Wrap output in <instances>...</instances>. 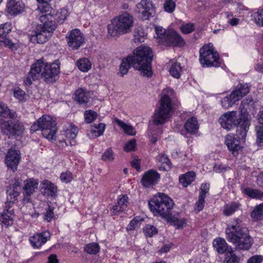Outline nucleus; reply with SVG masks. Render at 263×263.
<instances>
[{"label": "nucleus", "mask_w": 263, "mask_h": 263, "mask_svg": "<svg viewBox=\"0 0 263 263\" xmlns=\"http://www.w3.org/2000/svg\"><path fill=\"white\" fill-rule=\"evenodd\" d=\"M199 60L204 67H217L220 66L219 54L211 43L205 45L200 48Z\"/></svg>", "instance_id": "obj_9"}, {"label": "nucleus", "mask_w": 263, "mask_h": 263, "mask_svg": "<svg viewBox=\"0 0 263 263\" xmlns=\"http://www.w3.org/2000/svg\"><path fill=\"white\" fill-rule=\"evenodd\" d=\"M12 29L10 23H6L0 25V46L11 47L13 44L9 39V33Z\"/></svg>", "instance_id": "obj_19"}, {"label": "nucleus", "mask_w": 263, "mask_h": 263, "mask_svg": "<svg viewBox=\"0 0 263 263\" xmlns=\"http://www.w3.org/2000/svg\"><path fill=\"white\" fill-rule=\"evenodd\" d=\"M160 178V174L155 170H150L145 172L141 179V183L145 188L156 185Z\"/></svg>", "instance_id": "obj_16"}, {"label": "nucleus", "mask_w": 263, "mask_h": 263, "mask_svg": "<svg viewBox=\"0 0 263 263\" xmlns=\"http://www.w3.org/2000/svg\"><path fill=\"white\" fill-rule=\"evenodd\" d=\"M77 66L81 71L86 72L90 69L91 64L88 59L83 58L77 61Z\"/></svg>", "instance_id": "obj_36"}, {"label": "nucleus", "mask_w": 263, "mask_h": 263, "mask_svg": "<svg viewBox=\"0 0 263 263\" xmlns=\"http://www.w3.org/2000/svg\"><path fill=\"white\" fill-rule=\"evenodd\" d=\"M7 201L9 203H13L17 199V196L20 194V192L15 190L12 188H8L7 191Z\"/></svg>", "instance_id": "obj_38"}, {"label": "nucleus", "mask_w": 263, "mask_h": 263, "mask_svg": "<svg viewBox=\"0 0 263 263\" xmlns=\"http://www.w3.org/2000/svg\"><path fill=\"white\" fill-rule=\"evenodd\" d=\"M194 25L193 23H186L182 25L181 31L184 34H189L194 30Z\"/></svg>", "instance_id": "obj_55"}, {"label": "nucleus", "mask_w": 263, "mask_h": 263, "mask_svg": "<svg viewBox=\"0 0 263 263\" xmlns=\"http://www.w3.org/2000/svg\"><path fill=\"white\" fill-rule=\"evenodd\" d=\"M21 159V153L18 150L13 148H9L5 158V164L9 169L15 172Z\"/></svg>", "instance_id": "obj_14"}, {"label": "nucleus", "mask_w": 263, "mask_h": 263, "mask_svg": "<svg viewBox=\"0 0 263 263\" xmlns=\"http://www.w3.org/2000/svg\"><path fill=\"white\" fill-rule=\"evenodd\" d=\"M238 209V204L235 202L224 206L223 214L227 216L233 214Z\"/></svg>", "instance_id": "obj_42"}, {"label": "nucleus", "mask_w": 263, "mask_h": 263, "mask_svg": "<svg viewBox=\"0 0 263 263\" xmlns=\"http://www.w3.org/2000/svg\"><path fill=\"white\" fill-rule=\"evenodd\" d=\"M210 189V184L208 183H203L201 184L199 195H202L203 197H205L206 194L209 192Z\"/></svg>", "instance_id": "obj_61"}, {"label": "nucleus", "mask_w": 263, "mask_h": 263, "mask_svg": "<svg viewBox=\"0 0 263 263\" xmlns=\"http://www.w3.org/2000/svg\"><path fill=\"white\" fill-rule=\"evenodd\" d=\"M250 91V87L247 84H239L232 93H235L237 101L240 100Z\"/></svg>", "instance_id": "obj_24"}, {"label": "nucleus", "mask_w": 263, "mask_h": 263, "mask_svg": "<svg viewBox=\"0 0 263 263\" xmlns=\"http://www.w3.org/2000/svg\"><path fill=\"white\" fill-rule=\"evenodd\" d=\"M136 140L134 139L129 141L125 145L124 149L127 152H129L135 149Z\"/></svg>", "instance_id": "obj_60"}, {"label": "nucleus", "mask_w": 263, "mask_h": 263, "mask_svg": "<svg viewBox=\"0 0 263 263\" xmlns=\"http://www.w3.org/2000/svg\"><path fill=\"white\" fill-rule=\"evenodd\" d=\"M173 110L171 98L166 95H164L160 101V107L156 110L154 115V122L156 125L164 124L170 117Z\"/></svg>", "instance_id": "obj_10"}, {"label": "nucleus", "mask_w": 263, "mask_h": 263, "mask_svg": "<svg viewBox=\"0 0 263 263\" xmlns=\"http://www.w3.org/2000/svg\"><path fill=\"white\" fill-rule=\"evenodd\" d=\"M60 179L62 181L68 183L70 182L73 179L71 172L67 171L63 172L61 174Z\"/></svg>", "instance_id": "obj_59"}, {"label": "nucleus", "mask_w": 263, "mask_h": 263, "mask_svg": "<svg viewBox=\"0 0 263 263\" xmlns=\"http://www.w3.org/2000/svg\"><path fill=\"white\" fill-rule=\"evenodd\" d=\"M143 221V219L139 217L134 218L130 221L129 224L128 225L127 230L128 231H132L136 228H139Z\"/></svg>", "instance_id": "obj_48"}, {"label": "nucleus", "mask_w": 263, "mask_h": 263, "mask_svg": "<svg viewBox=\"0 0 263 263\" xmlns=\"http://www.w3.org/2000/svg\"><path fill=\"white\" fill-rule=\"evenodd\" d=\"M242 192L252 198L259 199L263 198V192L257 189L246 187L243 189Z\"/></svg>", "instance_id": "obj_31"}, {"label": "nucleus", "mask_w": 263, "mask_h": 263, "mask_svg": "<svg viewBox=\"0 0 263 263\" xmlns=\"http://www.w3.org/2000/svg\"><path fill=\"white\" fill-rule=\"evenodd\" d=\"M252 102L253 99L251 98H248L242 100L240 105V110H247V108H246V105H248ZM246 111L247 112V111Z\"/></svg>", "instance_id": "obj_63"}, {"label": "nucleus", "mask_w": 263, "mask_h": 263, "mask_svg": "<svg viewBox=\"0 0 263 263\" xmlns=\"http://www.w3.org/2000/svg\"><path fill=\"white\" fill-rule=\"evenodd\" d=\"M68 12L66 8H61L56 13L55 17L57 21L60 23H62L67 18Z\"/></svg>", "instance_id": "obj_46"}, {"label": "nucleus", "mask_w": 263, "mask_h": 263, "mask_svg": "<svg viewBox=\"0 0 263 263\" xmlns=\"http://www.w3.org/2000/svg\"><path fill=\"white\" fill-rule=\"evenodd\" d=\"M136 11L139 17L143 20H149L155 12V7L151 0H141L137 4Z\"/></svg>", "instance_id": "obj_12"}, {"label": "nucleus", "mask_w": 263, "mask_h": 263, "mask_svg": "<svg viewBox=\"0 0 263 263\" xmlns=\"http://www.w3.org/2000/svg\"><path fill=\"white\" fill-rule=\"evenodd\" d=\"M13 95L14 97L19 101H24L26 99L27 95L26 93L18 87L15 88L13 89Z\"/></svg>", "instance_id": "obj_51"}, {"label": "nucleus", "mask_w": 263, "mask_h": 263, "mask_svg": "<svg viewBox=\"0 0 263 263\" xmlns=\"http://www.w3.org/2000/svg\"><path fill=\"white\" fill-rule=\"evenodd\" d=\"M146 34L142 28H136L134 34V41L135 43H142L144 42Z\"/></svg>", "instance_id": "obj_34"}, {"label": "nucleus", "mask_w": 263, "mask_h": 263, "mask_svg": "<svg viewBox=\"0 0 263 263\" xmlns=\"http://www.w3.org/2000/svg\"><path fill=\"white\" fill-rule=\"evenodd\" d=\"M44 189L42 191L43 194L48 196H55L57 193V187L52 183L48 181L45 180L42 183V190Z\"/></svg>", "instance_id": "obj_23"}, {"label": "nucleus", "mask_w": 263, "mask_h": 263, "mask_svg": "<svg viewBox=\"0 0 263 263\" xmlns=\"http://www.w3.org/2000/svg\"><path fill=\"white\" fill-rule=\"evenodd\" d=\"M240 136L236 135H228L226 136L225 139V143L227 145L229 150L231 152L232 155L236 157L239 154V151L241 147L240 146V141L244 142L246 138L242 139L240 138Z\"/></svg>", "instance_id": "obj_15"}, {"label": "nucleus", "mask_w": 263, "mask_h": 263, "mask_svg": "<svg viewBox=\"0 0 263 263\" xmlns=\"http://www.w3.org/2000/svg\"><path fill=\"white\" fill-rule=\"evenodd\" d=\"M195 176L194 172H189L179 177V181L183 187H186L195 180Z\"/></svg>", "instance_id": "obj_30"}, {"label": "nucleus", "mask_w": 263, "mask_h": 263, "mask_svg": "<svg viewBox=\"0 0 263 263\" xmlns=\"http://www.w3.org/2000/svg\"><path fill=\"white\" fill-rule=\"evenodd\" d=\"M38 182L33 179H30L26 181L24 184L25 194L27 196H30L37 188Z\"/></svg>", "instance_id": "obj_27"}, {"label": "nucleus", "mask_w": 263, "mask_h": 263, "mask_svg": "<svg viewBox=\"0 0 263 263\" xmlns=\"http://www.w3.org/2000/svg\"><path fill=\"white\" fill-rule=\"evenodd\" d=\"M31 73L34 79L41 78L45 82L52 83L59 78L60 66L58 64H48L40 59L32 65Z\"/></svg>", "instance_id": "obj_4"}, {"label": "nucleus", "mask_w": 263, "mask_h": 263, "mask_svg": "<svg viewBox=\"0 0 263 263\" xmlns=\"http://www.w3.org/2000/svg\"><path fill=\"white\" fill-rule=\"evenodd\" d=\"M130 66H132V62L128 60L127 57L126 59L122 60L120 66V72L122 76L127 73Z\"/></svg>", "instance_id": "obj_45"}, {"label": "nucleus", "mask_w": 263, "mask_h": 263, "mask_svg": "<svg viewBox=\"0 0 263 263\" xmlns=\"http://www.w3.org/2000/svg\"><path fill=\"white\" fill-rule=\"evenodd\" d=\"M97 115V113L92 110L85 111L84 113L85 121L88 123H91L96 118Z\"/></svg>", "instance_id": "obj_53"}, {"label": "nucleus", "mask_w": 263, "mask_h": 263, "mask_svg": "<svg viewBox=\"0 0 263 263\" xmlns=\"http://www.w3.org/2000/svg\"><path fill=\"white\" fill-rule=\"evenodd\" d=\"M51 234L48 231L37 233L29 238V241L34 248H39L50 239Z\"/></svg>", "instance_id": "obj_18"}, {"label": "nucleus", "mask_w": 263, "mask_h": 263, "mask_svg": "<svg viewBox=\"0 0 263 263\" xmlns=\"http://www.w3.org/2000/svg\"><path fill=\"white\" fill-rule=\"evenodd\" d=\"M234 95L235 93L231 92L229 96H227L221 100V102L223 108H228L238 101Z\"/></svg>", "instance_id": "obj_33"}, {"label": "nucleus", "mask_w": 263, "mask_h": 263, "mask_svg": "<svg viewBox=\"0 0 263 263\" xmlns=\"http://www.w3.org/2000/svg\"><path fill=\"white\" fill-rule=\"evenodd\" d=\"M241 223V220L239 219H235L233 223L226 229V237L236 249L248 250L252 246L253 240L246 229L240 226Z\"/></svg>", "instance_id": "obj_2"}, {"label": "nucleus", "mask_w": 263, "mask_h": 263, "mask_svg": "<svg viewBox=\"0 0 263 263\" xmlns=\"http://www.w3.org/2000/svg\"><path fill=\"white\" fill-rule=\"evenodd\" d=\"M153 57V51L150 47L140 46L133 51V55L128 56V59L132 62V66L140 71L142 76L150 77L152 74L151 62Z\"/></svg>", "instance_id": "obj_3"}, {"label": "nucleus", "mask_w": 263, "mask_h": 263, "mask_svg": "<svg viewBox=\"0 0 263 263\" xmlns=\"http://www.w3.org/2000/svg\"><path fill=\"white\" fill-rule=\"evenodd\" d=\"M67 45L72 50L78 49L85 43L83 33L77 29L69 31L66 35Z\"/></svg>", "instance_id": "obj_13"}, {"label": "nucleus", "mask_w": 263, "mask_h": 263, "mask_svg": "<svg viewBox=\"0 0 263 263\" xmlns=\"http://www.w3.org/2000/svg\"><path fill=\"white\" fill-rule=\"evenodd\" d=\"M214 249L219 254H223L228 250V246L225 240L221 238L215 239L213 242Z\"/></svg>", "instance_id": "obj_25"}, {"label": "nucleus", "mask_w": 263, "mask_h": 263, "mask_svg": "<svg viewBox=\"0 0 263 263\" xmlns=\"http://www.w3.org/2000/svg\"><path fill=\"white\" fill-rule=\"evenodd\" d=\"M46 14L40 16V20L45 23L37 25L35 30L30 35V41L33 43L43 44L52 36V33L57 28V25L54 21L46 22Z\"/></svg>", "instance_id": "obj_6"}, {"label": "nucleus", "mask_w": 263, "mask_h": 263, "mask_svg": "<svg viewBox=\"0 0 263 263\" xmlns=\"http://www.w3.org/2000/svg\"><path fill=\"white\" fill-rule=\"evenodd\" d=\"M185 131L188 133L194 134L197 132L199 126L198 121L195 117L189 119L184 125Z\"/></svg>", "instance_id": "obj_26"}, {"label": "nucleus", "mask_w": 263, "mask_h": 263, "mask_svg": "<svg viewBox=\"0 0 263 263\" xmlns=\"http://www.w3.org/2000/svg\"><path fill=\"white\" fill-rule=\"evenodd\" d=\"M182 70L181 65L179 63L173 64L170 69V73L172 76L175 78H179Z\"/></svg>", "instance_id": "obj_39"}, {"label": "nucleus", "mask_w": 263, "mask_h": 263, "mask_svg": "<svg viewBox=\"0 0 263 263\" xmlns=\"http://www.w3.org/2000/svg\"><path fill=\"white\" fill-rule=\"evenodd\" d=\"M134 24L132 15L124 12L118 18L114 19L111 24L108 25V32L112 36L129 32Z\"/></svg>", "instance_id": "obj_7"}, {"label": "nucleus", "mask_w": 263, "mask_h": 263, "mask_svg": "<svg viewBox=\"0 0 263 263\" xmlns=\"http://www.w3.org/2000/svg\"><path fill=\"white\" fill-rule=\"evenodd\" d=\"M254 22L259 27L263 26V9H260L253 14Z\"/></svg>", "instance_id": "obj_47"}, {"label": "nucleus", "mask_w": 263, "mask_h": 263, "mask_svg": "<svg viewBox=\"0 0 263 263\" xmlns=\"http://www.w3.org/2000/svg\"><path fill=\"white\" fill-rule=\"evenodd\" d=\"M92 95L91 91H87L83 88H79L74 93V99L78 103L86 106L91 99Z\"/></svg>", "instance_id": "obj_20"}, {"label": "nucleus", "mask_w": 263, "mask_h": 263, "mask_svg": "<svg viewBox=\"0 0 263 263\" xmlns=\"http://www.w3.org/2000/svg\"><path fill=\"white\" fill-rule=\"evenodd\" d=\"M57 123L51 116L43 115L31 126L30 130L34 132L41 130L43 136L49 140L54 139L57 131Z\"/></svg>", "instance_id": "obj_8"}, {"label": "nucleus", "mask_w": 263, "mask_h": 263, "mask_svg": "<svg viewBox=\"0 0 263 263\" xmlns=\"http://www.w3.org/2000/svg\"><path fill=\"white\" fill-rule=\"evenodd\" d=\"M150 210L154 216H160L166 220L172 214L174 205L173 199L163 193H158L148 202Z\"/></svg>", "instance_id": "obj_5"}, {"label": "nucleus", "mask_w": 263, "mask_h": 263, "mask_svg": "<svg viewBox=\"0 0 263 263\" xmlns=\"http://www.w3.org/2000/svg\"><path fill=\"white\" fill-rule=\"evenodd\" d=\"M116 122L126 134L132 136L136 134V131L134 130V128L132 126L125 124L124 122L118 119H116Z\"/></svg>", "instance_id": "obj_37"}, {"label": "nucleus", "mask_w": 263, "mask_h": 263, "mask_svg": "<svg viewBox=\"0 0 263 263\" xmlns=\"http://www.w3.org/2000/svg\"><path fill=\"white\" fill-rule=\"evenodd\" d=\"M10 119L1 123L0 128L2 133L8 136H19L23 134L25 130L23 123L16 118Z\"/></svg>", "instance_id": "obj_11"}, {"label": "nucleus", "mask_w": 263, "mask_h": 263, "mask_svg": "<svg viewBox=\"0 0 263 263\" xmlns=\"http://www.w3.org/2000/svg\"><path fill=\"white\" fill-rule=\"evenodd\" d=\"M53 209V208L48 205V209L44 214V218L48 222H50L54 218Z\"/></svg>", "instance_id": "obj_57"}, {"label": "nucleus", "mask_w": 263, "mask_h": 263, "mask_svg": "<svg viewBox=\"0 0 263 263\" xmlns=\"http://www.w3.org/2000/svg\"><path fill=\"white\" fill-rule=\"evenodd\" d=\"M7 7L8 13L12 15L17 14L24 9V5L16 0H10Z\"/></svg>", "instance_id": "obj_22"}, {"label": "nucleus", "mask_w": 263, "mask_h": 263, "mask_svg": "<svg viewBox=\"0 0 263 263\" xmlns=\"http://www.w3.org/2000/svg\"><path fill=\"white\" fill-rule=\"evenodd\" d=\"M159 161L163 165V166L160 167V169L164 171H168L171 169L172 163L166 155H161L159 159Z\"/></svg>", "instance_id": "obj_44"}, {"label": "nucleus", "mask_w": 263, "mask_h": 263, "mask_svg": "<svg viewBox=\"0 0 263 263\" xmlns=\"http://www.w3.org/2000/svg\"><path fill=\"white\" fill-rule=\"evenodd\" d=\"M229 169H230V167L228 165L221 163L216 164L213 167L214 171L217 173L224 172Z\"/></svg>", "instance_id": "obj_58"}, {"label": "nucleus", "mask_w": 263, "mask_h": 263, "mask_svg": "<svg viewBox=\"0 0 263 263\" xmlns=\"http://www.w3.org/2000/svg\"><path fill=\"white\" fill-rule=\"evenodd\" d=\"M176 3L173 0H165L163 4V8L165 11L172 13L175 9Z\"/></svg>", "instance_id": "obj_49"}, {"label": "nucleus", "mask_w": 263, "mask_h": 263, "mask_svg": "<svg viewBox=\"0 0 263 263\" xmlns=\"http://www.w3.org/2000/svg\"><path fill=\"white\" fill-rule=\"evenodd\" d=\"M105 125L103 123H99L95 126V129L90 130L87 135L91 138H95L102 135L104 131Z\"/></svg>", "instance_id": "obj_32"}, {"label": "nucleus", "mask_w": 263, "mask_h": 263, "mask_svg": "<svg viewBox=\"0 0 263 263\" xmlns=\"http://www.w3.org/2000/svg\"><path fill=\"white\" fill-rule=\"evenodd\" d=\"M248 116L246 110H240L238 114L236 111H228L219 118V122L227 130L236 127L237 135L240 136V138L244 139L250 125Z\"/></svg>", "instance_id": "obj_1"}, {"label": "nucleus", "mask_w": 263, "mask_h": 263, "mask_svg": "<svg viewBox=\"0 0 263 263\" xmlns=\"http://www.w3.org/2000/svg\"><path fill=\"white\" fill-rule=\"evenodd\" d=\"M144 233L146 236L152 237L158 233L156 228L152 225L147 224L143 229Z\"/></svg>", "instance_id": "obj_52"}, {"label": "nucleus", "mask_w": 263, "mask_h": 263, "mask_svg": "<svg viewBox=\"0 0 263 263\" xmlns=\"http://www.w3.org/2000/svg\"><path fill=\"white\" fill-rule=\"evenodd\" d=\"M128 202V198L126 195H120L117 200V203L112 208V212L114 215H118L126 210Z\"/></svg>", "instance_id": "obj_21"}, {"label": "nucleus", "mask_w": 263, "mask_h": 263, "mask_svg": "<svg viewBox=\"0 0 263 263\" xmlns=\"http://www.w3.org/2000/svg\"><path fill=\"white\" fill-rule=\"evenodd\" d=\"M262 257L260 255H254L250 258L247 263H262Z\"/></svg>", "instance_id": "obj_64"}, {"label": "nucleus", "mask_w": 263, "mask_h": 263, "mask_svg": "<svg viewBox=\"0 0 263 263\" xmlns=\"http://www.w3.org/2000/svg\"><path fill=\"white\" fill-rule=\"evenodd\" d=\"M155 32L157 34V37L161 40L162 43H163L164 40V36L167 33L165 29L161 26H158L155 28Z\"/></svg>", "instance_id": "obj_54"}, {"label": "nucleus", "mask_w": 263, "mask_h": 263, "mask_svg": "<svg viewBox=\"0 0 263 263\" xmlns=\"http://www.w3.org/2000/svg\"><path fill=\"white\" fill-rule=\"evenodd\" d=\"M251 216L255 221L263 219V203L255 208L251 214Z\"/></svg>", "instance_id": "obj_35"}, {"label": "nucleus", "mask_w": 263, "mask_h": 263, "mask_svg": "<svg viewBox=\"0 0 263 263\" xmlns=\"http://www.w3.org/2000/svg\"><path fill=\"white\" fill-rule=\"evenodd\" d=\"M166 220L172 225H174L177 229L182 228L186 224V220L185 218L179 219L173 214L171 215Z\"/></svg>", "instance_id": "obj_28"}, {"label": "nucleus", "mask_w": 263, "mask_h": 263, "mask_svg": "<svg viewBox=\"0 0 263 263\" xmlns=\"http://www.w3.org/2000/svg\"><path fill=\"white\" fill-rule=\"evenodd\" d=\"M32 70V67H31L30 70L29 72L28 73V76L24 79V83L25 85L27 86H30L32 84V81H35L36 80H38L39 79H33V77L32 76V74L31 73Z\"/></svg>", "instance_id": "obj_62"}, {"label": "nucleus", "mask_w": 263, "mask_h": 263, "mask_svg": "<svg viewBox=\"0 0 263 263\" xmlns=\"http://www.w3.org/2000/svg\"><path fill=\"white\" fill-rule=\"evenodd\" d=\"M99 250L100 247L98 243L96 242L88 243L84 247V251L89 254H96Z\"/></svg>", "instance_id": "obj_40"}, {"label": "nucleus", "mask_w": 263, "mask_h": 263, "mask_svg": "<svg viewBox=\"0 0 263 263\" xmlns=\"http://www.w3.org/2000/svg\"><path fill=\"white\" fill-rule=\"evenodd\" d=\"M205 197H203L202 195L199 196L198 200L196 203L195 208V211L197 212H199L203 209L205 203Z\"/></svg>", "instance_id": "obj_56"}, {"label": "nucleus", "mask_w": 263, "mask_h": 263, "mask_svg": "<svg viewBox=\"0 0 263 263\" xmlns=\"http://www.w3.org/2000/svg\"><path fill=\"white\" fill-rule=\"evenodd\" d=\"M240 258L233 251H229L226 255L223 263H239Z\"/></svg>", "instance_id": "obj_43"}, {"label": "nucleus", "mask_w": 263, "mask_h": 263, "mask_svg": "<svg viewBox=\"0 0 263 263\" xmlns=\"http://www.w3.org/2000/svg\"><path fill=\"white\" fill-rule=\"evenodd\" d=\"M78 133L77 127L73 124H70L69 127L65 131V135L67 138L73 140L76 138Z\"/></svg>", "instance_id": "obj_41"}, {"label": "nucleus", "mask_w": 263, "mask_h": 263, "mask_svg": "<svg viewBox=\"0 0 263 263\" xmlns=\"http://www.w3.org/2000/svg\"><path fill=\"white\" fill-rule=\"evenodd\" d=\"M0 222L6 227L13 223V213L11 211L5 210L0 215Z\"/></svg>", "instance_id": "obj_29"}, {"label": "nucleus", "mask_w": 263, "mask_h": 263, "mask_svg": "<svg viewBox=\"0 0 263 263\" xmlns=\"http://www.w3.org/2000/svg\"><path fill=\"white\" fill-rule=\"evenodd\" d=\"M101 159L106 162L112 161L115 159V155L111 148H108L102 154Z\"/></svg>", "instance_id": "obj_50"}, {"label": "nucleus", "mask_w": 263, "mask_h": 263, "mask_svg": "<svg viewBox=\"0 0 263 263\" xmlns=\"http://www.w3.org/2000/svg\"><path fill=\"white\" fill-rule=\"evenodd\" d=\"M163 43L168 46L182 47L185 42L183 39L175 31H168L164 36Z\"/></svg>", "instance_id": "obj_17"}]
</instances>
